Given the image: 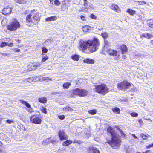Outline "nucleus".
<instances>
[{"mask_svg":"<svg viewBox=\"0 0 153 153\" xmlns=\"http://www.w3.org/2000/svg\"><path fill=\"white\" fill-rule=\"evenodd\" d=\"M100 44L99 39L94 37L91 40H88L84 41L80 40L79 41V48L83 50H88L91 53L97 51Z\"/></svg>","mask_w":153,"mask_h":153,"instance_id":"1","label":"nucleus"},{"mask_svg":"<svg viewBox=\"0 0 153 153\" xmlns=\"http://www.w3.org/2000/svg\"><path fill=\"white\" fill-rule=\"evenodd\" d=\"M108 132L110 133L111 135V140L106 138V142L111 146L114 149L118 148L120 144L121 140L118 135L117 134L115 130L111 127L109 126L107 128Z\"/></svg>","mask_w":153,"mask_h":153,"instance_id":"2","label":"nucleus"},{"mask_svg":"<svg viewBox=\"0 0 153 153\" xmlns=\"http://www.w3.org/2000/svg\"><path fill=\"white\" fill-rule=\"evenodd\" d=\"M94 86L95 92L103 95H105L109 91L108 88L105 84L101 83L100 85H95Z\"/></svg>","mask_w":153,"mask_h":153,"instance_id":"3","label":"nucleus"},{"mask_svg":"<svg viewBox=\"0 0 153 153\" xmlns=\"http://www.w3.org/2000/svg\"><path fill=\"white\" fill-rule=\"evenodd\" d=\"M131 84L127 80H123L118 82L116 85L117 88L118 90H121L125 91L131 86Z\"/></svg>","mask_w":153,"mask_h":153,"instance_id":"4","label":"nucleus"},{"mask_svg":"<svg viewBox=\"0 0 153 153\" xmlns=\"http://www.w3.org/2000/svg\"><path fill=\"white\" fill-rule=\"evenodd\" d=\"M20 27V24L19 22L17 20H14L7 26V28L10 31H14L16 30Z\"/></svg>","mask_w":153,"mask_h":153,"instance_id":"5","label":"nucleus"},{"mask_svg":"<svg viewBox=\"0 0 153 153\" xmlns=\"http://www.w3.org/2000/svg\"><path fill=\"white\" fill-rule=\"evenodd\" d=\"M106 52L109 55L114 57L115 60H118L119 59L120 55L117 50L109 48L107 49Z\"/></svg>","mask_w":153,"mask_h":153,"instance_id":"6","label":"nucleus"},{"mask_svg":"<svg viewBox=\"0 0 153 153\" xmlns=\"http://www.w3.org/2000/svg\"><path fill=\"white\" fill-rule=\"evenodd\" d=\"M88 94V91L85 89L77 88V95L81 97H84L86 96Z\"/></svg>","mask_w":153,"mask_h":153,"instance_id":"7","label":"nucleus"},{"mask_svg":"<svg viewBox=\"0 0 153 153\" xmlns=\"http://www.w3.org/2000/svg\"><path fill=\"white\" fill-rule=\"evenodd\" d=\"M31 121L32 123L36 124H40L42 122L41 119L35 115H33L30 117Z\"/></svg>","mask_w":153,"mask_h":153,"instance_id":"8","label":"nucleus"},{"mask_svg":"<svg viewBox=\"0 0 153 153\" xmlns=\"http://www.w3.org/2000/svg\"><path fill=\"white\" fill-rule=\"evenodd\" d=\"M59 136L61 140L68 139V136L62 130H60L58 132Z\"/></svg>","mask_w":153,"mask_h":153,"instance_id":"9","label":"nucleus"},{"mask_svg":"<svg viewBox=\"0 0 153 153\" xmlns=\"http://www.w3.org/2000/svg\"><path fill=\"white\" fill-rule=\"evenodd\" d=\"M31 14H32L33 20L34 21H39V16L38 12L35 10H33L31 11Z\"/></svg>","mask_w":153,"mask_h":153,"instance_id":"10","label":"nucleus"},{"mask_svg":"<svg viewBox=\"0 0 153 153\" xmlns=\"http://www.w3.org/2000/svg\"><path fill=\"white\" fill-rule=\"evenodd\" d=\"M12 11V8L8 6L3 9L2 10V13L4 15L8 14L10 13Z\"/></svg>","mask_w":153,"mask_h":153,"instance_id":"11","label":"nucleus"},{"mask_svg":"<svg viewBox=\"0 0 153 153\" xmlns=\"http://www.w3.org/2000/svg\"><path fill=\"white\" fill-rule=\"evenodd\" d=\"M119 48L122 54L126 53L128 51V48L125 44H122L120 45Z\"/></svg>","mask_w":153,"mask_h":153,"instance_id":"12","label":"nucleus"},{"mask_svg":"<svg viewBox=\"0 0 153 153\" xmlns=\"http://www.w3.org/2000/svg\"><path fill=\"white\" fill-rule=\"evenodd\" d=\"M110 8L115 12H120V10L118 6L115 4H112L110 7Z\"/></svg>","mask_w":153,"mask_h":153,"instance_id":"13","label":"nucleus"},{"mask_svg":"<svg viewBox=\"0 0 153 153\" xmlns=\"http://www.w3.org/2000/svg\"><path fill=\"white\" fill-rule=\"evenodd\" d=\"M88 153H100V151L95 147L89 148Z\"/></svg>","mask_w":153,"mask_h":153,"instance_id":"14","label":"nucleus"},{"mask_svg":"<svg viewBox=\"0 0 153 153\" xmlns=\"http://www.w3.org/2000/svg\"><path fill=\"white\" fill-rule=\"evenodd\" d=\"M83 62L85 63L88 64H93L94 63V60L89 58H86L84 59L83 60Z\"/></svg>","mask_w":153,"mask_h":153,"instance_id":"15","label":"nucleus"},{"mask_svg":"<svg viewBox=\"0 0 153 153\" xmlns=\"http://www.w3.org/2000/svg\"><path fill=\"white\" fill-rule=\"evenodd\" d=\"M152 36L151 34L146 33L143 34L141 35L140 36V37L141 39H143L144 38L149 39Z\"/></svg>","mask_w":153,"mask_h":153,"instance_id":"16","label":"nucleus"},{"mask_svg":"<svg viewBox=\"0 0 153 153\" xmlns=\"http://www.w3.org/2000/svg\"><path fill=\"white\" fill-rule=\"evenodd\" d=\"M57 18L56 16H53L50 17H48L45 19L46 21L49 22L51 21H55Z\"/></svg>","mask_w":153,"mask_h":153,"instance_id":"17","label":"nucleus"},{"mask_svg":"<svg viewBox=\"0 0 153 153\" xmlns=\"http://www.w3.org/2000/svg\"><path fill=\"white\" fill-rule=\"evenodd\" d=\"M84 3L83 4L82 2L81 1L79 2L78 4L79 5H81L82 6L83 5L85 7V8L87 9L88 8V2L87 0H83Z\"/></svg>","mask_w":153,"mask_h":153,"instance_id":"18","label":"nucleus"},{"mask_svg":"<svg viewBox=\"0 0 153 153\" xmlns=\"http://www.w3.org/2000/svg\"><path fill=\"white\" fill-rule=\"evenodd\" d=\"M126 12L131 16H133L136 13V11L135 10L129 8L128 9Z\"/></svg>","mask_w":153,"mask_h":153,"instance_id":"19","label":"nucleus"},{"mask_svg":"<svg viewBox=\"0 0 153 153\" xmlns=\"http://www.w3.org/2000/svg\"><path fill=\"white\" fill-rule=\"evenodd\" d=\"M38 100L40 102L42 103H46L47 101V98L45 97L39 98Z\"/></svg>","mask_w":153,"mask_h":153,"instance_id":"20","label":"nucleus"},{"mask_svg":"<svg viewBox=\"0 0 153 153\" xmlns=\"http://www.w3.org/2000/svg\"><path fill=\"white\" fill-rule=\"evenodd\" d=\"M112 110L113 112L115 114H119L120 113V109L118 107L112 108Z\"/></svg>","mask_w":153,"mask_h":153,"instance_id":"21","label":"nucleus"},{"mask_svg":"<svg viewBox=\"0 0 153 153\" xmlns=\"http://www.w3.org/2000/svg\"><path fill=\"white\" fill-rule=\"evenodd\" d=\"M20 102L22 104H25L28 108H31V106L26 101H24L23 100H20Z\"/></svg>","mask_w":153,"mask_h":153,"instance_id":"22","label":"nucleus"},{"mask_svg":"<svg viewBox=\"0 0 153 153\" xmlns=\"http://www.w3.org/2000/svg\"><path fill=\"white\" fill-rule=\"evenodd\" d=\"M39 80L40 81H43L46 80L47 81H48L50 80H51V79L49 77L42 76H40Z\"/></svg>","mask_w":153,"mask_h":153,"instance_id":"23","label":"nucleus"},{"mask_svg":"<svg viewBox=\"0 0 153 153\" xmlns=\"http://www.w3.org/2000/svg\"><path fill=\"white\" fill-rule=\"evenodd\" d=\"M54 141L51 140V138H48L43 141V143H53L54 142Z\"/></svg>","mask_w":153,"mask_h":153,"instance_id":"24","label":"nucleus"},{"mask_svg":"<svg viewBox=\"0 0 153 153\" xmlns=\"http://www.w3.org/2000/svg\"><path fill=\"white\" fill-rule=\"evenodd\" d=\"M71 85V83L69 82L65 83L63 85V87L64 89H68L69 88V86Z\"/></svg>","mask_w":153,"mask_h":153,"instance_id":"25","label":"nucleus"},{"mask_svg":"<svg viewBox=\"0 0 153 153\" xmlns=\"http://www.w3.org/2000/svg\"><path fill=\"white\" fill-rule=\"evenodd\" d=\"M32 14H31V13L29 15H27L26 17V21L27 22H30L32 21V18L31 16H32Z\"/></svg>","mask_w":153,"mask_h":153,"instance_id":"26","label":"nucleus"},{"mask_svg":"<svg viewBox=\"0 0 153 153\" xmlns=\"http://www.w3.org/2000/svg\"><path fill=\"white\" fill-rule=\"evenodd\" d=\"M97 112V110L95 109L90 110L88 111V112L89 114L93 115L95 114Z\"/></svg>","mask_w":153,"mask_h":153,"instance_id":"27","label":"nucleus"},{"mask_svg":"<svg viewBox=\"0 0 153 153\" xmlns=\"http://www.w3.org/2000/svg\"><path fill=\"white\" fill-rule=\"evenodd\" d=\"M101 36L102 37H103L104 38V40L105 39L108 38V34L106 32H104L101 33Z\"/></svg>","mask_w":153,"mask_h":153,"instance_id":"28","label":"nucleus"},{"mask_svg":"<svg viewBox=\"0 0 153 153\" xmlns=\"http://www.w3.org/2000/svg\"><path fill=\"white\" fill-rule=\"evenodd\" d=\"M72 141L70 140H68L62 143V145L63 146H67L71 144Z\"/></svg>","mask_w":153,"mask_h":153,"instance_id":"29","label":"nucleus"},{"mask_svg":"<svg viewBox=\"0 0 153 153\" xmlns=\"http://www.w3.org/2000/svg\"><path fill=\"white\" fill-rule=\"evenodd\" d=\"M109 46H110V43L107 40L105 39L104 48H107Z\"/></svg>","mask_w":153,"mask_h":153,"instance_id":"30","label":"nucleus"},{"mask_svg":"<svg viewBox=\"0 0 153 153\" xmlns=\"http://www.w3.org/2000/svg\"><path fill=\"white\" fill-rule=\"evenodd\" d=\"M65 1H66L64 0L62 2V8L63 10H66L68 8V7L65 5Z\"/></svg>","mask_w":153,"mask_h":153,"instance_id":"31","label":"nucleus"},{"mask_svg":"<svg viewBox=\"0 0 153 153\" xmlns=\"http://www.w3.org/2000/svg\"><path fill=\"white\" fill-rule=\"evenodd\" d=\"M148 25L150 27L153 28V20L150 19L149 21Z\"/></svg>","mask_w":153,"mask_h":153,"instance_id":"32","label":"nucleus"},{"mask_svg":"<svg viewBox=\"0 0 153 153\" xmlns=\"http://www.w3.org/2000/svg\"><path fill=\"white\" fill-rule=\"evenodd\" d=\"M35 77L33 78V77H30V78H28L27 79V81L28 82H31L33 81H36V79H35Z\"/></svg>","mask_w":153,"mask_h":153,"instance_id":"33","label":"nucleus"},{"mask_svg":"<svg viewBox=\"0 0 153 153\" xmlns=\"http://www.w3.org/2000/svg\"><path fill=\"white\" fill-rule=\"evenodd\" d=\"M63 110L64 111H72V109L68 106H66L65 107H64Z\"/></svg>","mask_w":153,"mask_h":153,"instance_id":"34","label":"nucleus"},{"mask_svg":"<svg viewBox=\"0 0 153 153\" xmlns=\"http://www.w3.org/2000/svg\"><path fill=\"white\" fill-rule=\"evenodd\" d=\"M118 129L120 131V132L121 133V136L123 137H126V134L123 132V131L119 128H118Z\"/></svg>","mask_w":153,"mask_h":153,"instance_id":"35","label":"nucleus"},{"mask_svg":"<svg viewBox=\"0 0 153 153\" xmlns=\"http://www.w3.org/2000/svg\"><path fill=\"white\" fill-rule=\"evenodd\" d=\"M140 136L144 140H146L148 138V137L147 135L144 134L143 133L141 134H140Z\"/></svg>","mask_w":153,"mask_h":153,"instance_id":"36","label":"nucleus"},{"mask_svg":"<svg viewBox=\"0 0 153 153\" xmlns=\"http://www.w3.org/2000/svg\"><path fill=\"white\" fill-rule=\"evenodd\" d=\"M26 2V0H16V2L17 3L21 4H24Z\"/></svg>","mask_w":153,"mask_h":153,"instance_id":"37","label":"nucleus"},{"mask_svg":"<svg viewBox=\"0 0 153 153\" xmlns=\"http://www.w3.org/2000/svg\"><path fill=\"white\" fill-rule=\"evenodd\" d=\"M137 2L138 3L139 5H143L146 4V2L142 1H137Z\"/></svg>","mask_w":153,"mask_h":153,"instance_id":"38","label":"nucleus"},{"mask_svg":"<svg viewBox=\"0 0 153 153\" xmlns=\"http://www.w3.org/2000/svg\"><path fill=\"white\" fill-rule=\"evenodd\" d=\"M40 64L39 62H35L33 63V66L34 67H37L40 66Z\"/></svg>","mask_w":153,"mask_h":153,"instance_id":"39","label":"nucleus"},{"mask_svg":"<svg viewBox=\"0 0 153 153\" xmlns=\"http://www.w3.org/2000/svg\"><path fill=\"white\" fill-rule=\"evenodd\" d=\"M131 115L133 117H137L138 116V114L137 113L133 112L131 113Z\"/></svg>","mask_w":153,"mask_h":153,"instance_id":"40","label":"nucleus"},{"mask_svg":"<svg viewBox=\"0 0 153 153\" xmlns=\"http://www.w3.org/2000/svg\"><path fill=\"white\" fill-rule=\"evenodd\" d=\"M7 43L6 42H3L0 45V47H5L6 46H7Z\"/></svg>","mask_w":153,"mask_h":153,"instance_id":"41","label":"nucleus"},{"mask_svg":"<svg viewBox=\"0 0 153 153\" xmlns=\"http://www.w3.org/2000/svg\"><path fill=\"white\" fill-rule=\"evenodd\" d=\"M42 53H46L48 52V50L45 47H43L42 48Z\"/></svg>","mask_w":153,"mask_h":153,"instance_id":"42","label":"nucleus"},{"mask_svg":"<svg viewBox=\"0 0 153 153\" xmlns=\"http://www.w3.org/2000/svg\"><path fill=\"white\" fill-rule=\"evenodd\" d=\"M48 59V57L47 56H43L42 57V62H45L46 60H47Z\"/></svg>","mask_w":153,"mask_h":153,"instance_id":"43","label":"nucleus"},{"mask_svg":"<svg viewBox=\"0 0 153 153\" xmlns=\"http://www.w3.org/2000/svg\"><path fill=\"white\" fill-rule=\"evenodd\" d=\"M41 111H42L43 113L46 114L47 113V111L46 110V108L42 107L41 109Z\"/></svg>","mask_w":153,"mask_h":153,"instance_id":"44","label":"nucleus"},{"mask_svg":"<svg viewBox=\"0 0 153 153\" xmlns=\"http://www.w3.org/2000/svg\"><path fill=\"white\" fill-rule=\"evenodd\" d=\"M90 16L91 18L94 19H96L97 18V16L93 14H91Z\"/></svg>","mask_w":153,"mask_h":153,"instance_id":"45","label":"nucleus"},{"mask_svg":"<svg viewBox=\"0 0 153 153\" xmlns=\"http://www.w3.org/2000/svg\"><path fill=\"white\" fill-rule=\"evenodd\" d=\"M54 4L56 5H59L60 3L59 1L58 0H55L54 1Z\"/></svg>","mask_w":153,"mask_h":153,"instance_id":"46","label":"nucleus"},{"mask_svg":"<svg viewBox=\"0 0 153 153\" xmlns=\"http://www.w3.org/2000/svg\"><path fill=\"white\" fill-rule=\"evenodd\" d=\"M72 59L74 60H76V55H75L72 56L71 57Z\"/></svg>","mask_w":153,"mask_h":153,"instance_id":"47","label":"nucleus"},{"mask_svg":"<svg viewBox=\"0 0 153 153\" xmlns=\"http://www.w3.org/2000/svg\"><path fill=\"white\" fill-rule=\"evenodd\" d=\"M58 117L59 119L61 120H63L65 118V116L64 115H59Z\"/></svg>","mask_w":153,"mask_h":153,"instance_id":"48","label":"nucleus"},{"mask_svg":"<svg viewBox=\"0 0 153 153\" xmlns=\"http://www.w3.org/2000/svg\"><path fill=\"white\" fill-rule=\"evenodd\" d=\"M80 18L83 21H85V17L83 15H81L80 16Z\"/></svg>","mask_w":153,"mask_h":153,"instance_id":"49","label":"nucleus"},{"mask_svg":"<svg viewBox=\"0 0 153 153\" xmlns=\"http://www.w3.org/2000/svg\"><path fill=\"white\" fill-rule=\"evenodd\" d=\"M6 122L7 123H8L9 124H11L13 122V121L9 119L7 120H6Z\"/></svg>","mask_w":153,"mask_h":153,"instance_id":"50","label":"nucleus"},{"mask_svg":"<svg viewBox=\"0 0 153 153\" xmlns=\"http://www.w3.org/2000/svg\"><path fill=\"white\" fill-rule=\"evenodd\" d=\"M153 146L152 144H150L146 146V148L147 149H149L151 148Z\"/></svg>","mask_w":153,"mask_h":153,"instance_id":"51","label":"nucleus"},{"mask_svg":"<svg viewBox=\"0 0 153 153\" xmlns=\"http://www.w3.org/2000/svg\"><path fill=\"white\" fill-rule=\"evenodd\" d=\"M138 121L140 125H142L143 123V120L141 119L138 120Z\"/></svg>","mask_w":153,"mask_h":153,"instance_id":"52","label":"nucleus"},{"mask_svg":"<svg viewBox=\"0 0 153 153\" xmlns=\"http://www.w3.org/2000/svg\"><path fill=\"white\" fill-rule=\"evenodd\" d=\"M0 54L3 56H8V54L7 53H0Z\"/></svg>","mask_w":153,"mask_h":153,"instance_id":"53","label":"nucleus"},{"mask_svg":"<svg viewBox=\"0 0 153 153\" xmlns=\"http://www.w3.org/2000/svg\"><path fill=\"white\" fill-rule=\"evenodd\" d=\"M13 44L12 43H10V44H8V43H7V46H8L10 47H12L13 46Z\"/></svg>","mask_w":153,"mask_h":153,"instance_id":"54","label":"nucleus"},{"mask_svg":"<svg viewBox=\"0 0 153 153\" xmlns=\"http://www.w3.org/2000/svg\"><path fill=\"white\" fill-rule=\"evenodd\" d=\"M86 28H87L85 26V27H83V28H82L83 30L84 31V32H87V31L86 30H85V29Z\"/></svg>","mask_w":153,"mask_h":153,"instance_id":"55","label":"nucleus"},{"mask_svg":"<svg viewBox=\"0 0 153 153\" xmlns=\"http://www.w3.org/2000/svg\"><path fill=\"white\" fill-rule=\"evenodd\" d=\"M132 136L135 139L138 138L134 134H132Z\"/></svg>","mask_w":153,"mask_h":153,"instance_id":"56","label":"nucleus"},{"mask_svg":"<svg viewBox=\"0 0 153 153\" xmlns=\"http://www.w3.org/2000/svg\"><path fill=\"white\" fill-rule=\"evenodd\" d=\"M15 51L16 52H20V50L19 49L16 48L15 49Z\"/></svg>","mask_w":153,"mask_h":153,"instance_id":"57","label":"nucleus"},{"mask_svg":"<svg viewBox=\"0 0 153 153\" xmlns=\"http://www.w3.org/2000/svg\"><path fill=\"white\" fill-rule=\"evenodd\" d=\"M147 151H148L149 152H147V153H152V152L150 150H147Z\"/></svg>","mask_w":153,"mask_h":153,"instance_id":"58","label":"nucleus"},{"mask_svg":"<svg viewBox=\"0 0 153 153\" xmlns=\"http://www.w3.org/2000/svg\"><path fill=\"white\" fill-rule=\"evenodd\" d=\"M122 58L124 59H126V56L125 55H123Z\"/></svg>","mask_w":153,"mask_h":153,"instance_id":"59","label":"nucleus"},{"mask_svg":"<svg viewBox=\"0 0 153 153\" xmlns=\"http://www.w3.org/2000/svg\"><path fill=\"white\" fill-rule=\"evenodd\" d=\"M150 42L153 45V40H152Z\"/></svg>","mask_w":153,"mask_h":153,"instance_id":"60","label":"nucleus"},{"mask_svg":"<svg viewBox=\"0 0 153 153\" xmlns=\"http://www.w3.org/2000/svg\"><path fill=\"white\" fill-rule=\"evenodd\" d=\"M3 145L2 143L0 141V146H1Z\"/></svg>","mask_w":153,"mask_h":153,"instance_id":"61","label":"nucleus"},{"mask_svg":"<svg viewBox=\"0 0 153 153\" xmlns=\"http://www.w3.org/2000/svg\"><path fill=\"white\" fill-rule=\"evenodd\" d=\"M79 59V56L77 55V61Z\"/></svg>","mask_w":153,"mask_h":153,"instance_id":"62","label":"nucleus"},{"mask_svg":"<svg viewBox=\"0 0 153 153\" xmlns=\"http://www.w3.org/2000/svg\"><path fill=\"white\" fill-rule=\"evenodd\" d=\"M149 152L148 151H146L145 152H142V153H147V152Z\"/></svg>","mask_w":153,"mask_h":153,"instance_id":"63","label":"nucleus"},{"mask_svg":"<svg viewBox=\"0 0 153 153\" xmlns=\"http://www.w3.org/2000/svg\"><path fill=\"white\" fill-rule=\"evenodd\" d=\"M51 2H53V0H49Z\"/></svg>","mask_w":153,"mask_h":153,"instance_id":"64","label":"nucleus"}]
</instances>
